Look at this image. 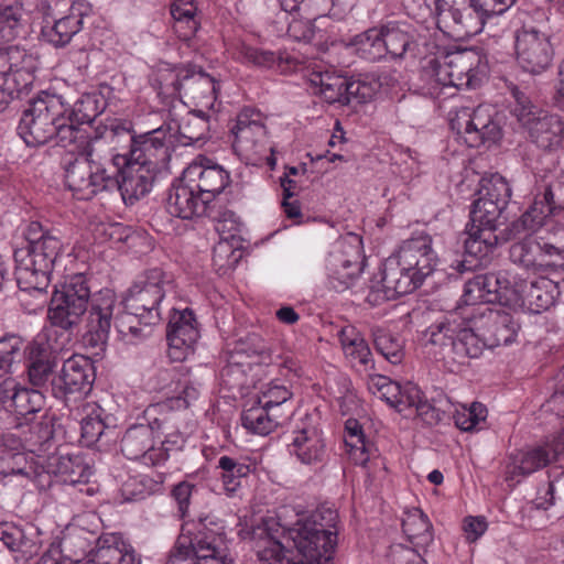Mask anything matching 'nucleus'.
I'll return each mask as SVG.
<instances>
[{"label": "nucleus", "mask_w": 564, "mask_h": 564, "mask_svg": "<svg viewBox=\"0 0 564 564\" xmlns=\"http://www.w3.org/2000/svg\"><path fill=\"white\" fill-rule=\"evenodd\" d=\"M83 26V20L79 15H67L58 19L55 23L44 31L48 42L55 46L68 44L72 37L77 34Z\"/></svg>", "instance_id": "nucleus-55"}, {"label": "nucleus", "mask_w": 564, "mask_h": 564, "mask_svg": "<svg viewBox=\"0 0 564 564\" xmlns=\"http://www.w3.org/2000/svg\"><path fill=\"white\" fill-rule=\"evenodd\" d=\"M468 237L465 240V253L468 257L475 258L479 261V265H487L500 242H507L510 239H505L509 234V226L499 234L488 229L474 228L468 226Z\"/></svg>", "instance_id": "nucleus-34"}, {"label": "nucleus", "mask_w": 564, "mask_h": 564, "mask_svg": "<svg viewBox=\"0 0 564 564\" xmlns=\"http://www.w3.org/2000/svg\"><path fill=\"white\" fill-rule=\"evenodd\" d=\"M54 466V473L66 485L87 484L93 475L91 468L79 455H61L55 458Z\"/></svg>", "instance_id": "nucleus-44"}, {"label": "nucleus", "mask_w": 564, "mask_h": 564, "mask_svg": "<svg viewBox=\"0 0 564 564\" xmlns=\"http://www.w3.org/2000/svg\"><path fill=\"white\" fill-rule=\"evenodd\" d=\"M35 69V58L25 48L13 45L0 51V112L13 98L29 91Z\"/></svg>", "instance_id": "nucleus-11"}, {"label": "nucleus", "mask_w": 564, "mask_h": 564, "mask_svg": "<svg viewBox=\"0 0 564 564\" xmlns=\"http://www.w3.org/2000/svg\"><path fill=\"white\" fill-rule=\"evenodd\" d=\"M0 541L15 553L17 561H28L39 552L37 530L32 524L0 523Z\"/></svg>", "instance_id": "nucleus-31"}, {"label": "nucleus", "mask_w": 564, "mask_h": 564, "mask_svg": "<svg viewBox=\"0 0 564 564\" xmlns=\"http://www.w3.org/2000/svg\"><path fill=\"white\" fill-rule=\"evenodd\" d=\"M452 130L470 148L497 144L503 135L501 121L495 107L481 104L476 108L463 107L451 120Z\"/></svg>", "instance_id": "nucleus-10"}, {"label": "nucleus", "mask_w": 564, "mask_h": 564, "mask_svg": "<svg viewBox=\"0 0 564 564\" xmlns=\"http://www.w3.org/2000/svg\"><path fill=\"white\" fill-rule=\"evenodd\" d=\"M423 336L427 344L438 348L435 355L456 365H465L469 359L480 357L485 348H488L480 332L456 314L435 322L425 329Z\"/></svg>", "instance_id": "nucleus-6"}, {"label": "nucleus", "mask_w": 564, "mask_h": 564, "mask_svg": "<svg viewBox=\"0 0 564 564\" xmlns=\"http://www.w3.org/2000/svg\"><path fill=\"white\" fill-rule=\"evenodd\" d=\"M541 252V241L529 236L510 247V260L527 270L545 272L551 262L542 259Z\"/></svg>", "instance_id": "nucleus-39"}, {"label": "nucleus", "mask_w": 564, "mask_h": 564, "mask_svg": "<svg viewBox=\"0 0 564 564\" xmlns=\"http://www.w3.org/2000/svg\"><path fill=\"white\" fill-rule=\"evenodd\" d=\"M66 117L79 126L90 124L104 110L106 104L100 93H83L72 102L65 99Z\"/></svg>", "instance_id": "nucleus-37"}, {"label": "nucleus", "mask_w": 564, "mask_h": 564, "mask_svg": "<svg viewBox=\"0 0 564 564\" xmlns=\"http://www.w3.org/2000/svg\"><path fill=\"white\" fill-rule=\"evenodd\" d=\"M22 8L8 6L0 9V33L6 41H11L18 35L21 26Z\"/></svg>", "instance_id": "nucleus-64"}, {"label": "nucleus", "mask_w": 564, "mask_h": 564, "mask_svg": "<svg viewBox=\"0 0 564 564\" xmlns=\"http://www.w3.org/2000/svg\"><path fill=\"white\" fill-rule=\"evenodd\" d=\"M344 106L351 104H366L378 93V85L371 82L370 76L365 78H347L344 87Z\"/></svg>", "instance_id": "nucleus-59"}, {"label": "nucleus", "mask_w": 564, "mask_h": 564, "mask_svg": "<svg viewBox=\"0 0 564 564\" xmlns=\"http://www.w3.org/2000/svg\"><path fill=\"white\" fill-rule=\"evenodd\" d=\"M186 180L205 199L212 203L230 182L229 173L206 158L192 162L183 172Z\"/></svg>", "instance_id": "nucleus-25"}, {"label": "nucleus", "mask_w": 564, "mask_h": 564, "mask_svg": "<svg viewBox=\"0 0 564 564\" xmlns=\"http://www.w3.org/2000/svg\"><path fill=\"white\" fill-rule=\"evenodd\" d=\"M229 542L221 523L208 518L200 519L178 536L165 564H232Z\"/></svg>", "instance_id": "nucleus-5"}, {"label": "nucleus", "mask_w": 564, "mask_h": 564, "mask_svg": "<svg viewBox=\"0 0 564 564\" xmlns=\"http://www.w3.org/2000/svg\"><path fill=\"white\" fill-rule=\"evenodd\" d=\"M107 419L108 415L101 406L87 405L86 415L82 419V442L86 446L97 444L102 436L111 432Z\"/></svg>", "instance_id": "nucleus-46"}, {"label": "nucleus", "mask_w": 564, "mask_h": 564, "mask_svg": "<svg viewBox=\"0 0 564 564\" xmlns=\"http://www.w3.org/2000/svg\"><path fill=\"white\" fill-rule=\"evenodd\" d=\"M561 455H564V430L544 445L522 453L513 466L512 474L530 475L556 460Z\"/></svg>", "instance_id": "nucleus-33"}, {"label": "nucleus", "mask_w": 564, "mask_h": 564, "mask_svg": "<svg viewBox=\"0 0 564 564\" xmlns=\"http://www.w3.org/2000/svg\"><path fill=\"white\" fill-rule=\"evenodd\" d=\"M325 441L323 432L314 424L303 423L302 427L293 431L289 452L304 465H315L325 456Z\"/></svg>", "instance_id": "nucleus-29"}, {"label": "nucleus", "mask_w": 564, "mask_h": 564, "mask_svg": "<svg viewBox=\"0 0 564 564\" xmlns=\"http://www.w3.org/2000/svg\"><path fill=\"white\" fill-rule=\"evenodd\" d=\"M162 409L160 405H149L144 410L147 424H134L130 426L121 438V452L131 460H142L145 465H160L166 460L164 449L154 445L155 429H167V417H158L156 413Z\"/></svg>", "instance_id": "nucleus-13"}, {"label": "nucleus", "mask_w": 564, "mask_h": 564, "mask_svg": "<svg viewBox=\"0 0 564 564\" xmlns=\"http://www.w3.org/2000/svg\"><path fill=\"white\" fill-rule=\"evenodd\" d=\"M23 339L17 335L0 338V378L13 372V367L22 360Z\"/></svg>", "instance_id": "nucleus-57"}, {"label": "nucleus", "mask_w": 564, "mask_h": 564, "mask_svg": "<svg viewBox=\"0 0 564 564\" xmlns=\"http://www.w3.org/2000/svg\"><path fill=\"white\" fill-rule=\"evenodd\" d=\"M120 132H128V130L116 120L110 124H98L91 134L86 132L85 144L82 145V149L88 156L104 158L101 155L104 148L113 142Z\"/></svg>", "instance_id": "nucleus-48"}, {"label": "nucleus", "mask_w": 564, "mask_h": 564, "mask_svg": "<svg viewBox=\"0 0 564 564\" xmlns=\"http://www.w3.org/2000/svg\"><path fill=\"white\" fill-rule=\"evenodd\" d=\"M26 245L14 251L15 279L20 289V300L34 294L33 311L43 308L46 291L51 283L54 265L62 257L65 246L54 229H45L39 221H31L25 230Z\"/></svg>", "instance_id": "nucleus-3"}, {"label": "nucleus", "mask_w": 564, "mask_h": 564, "mask_svg": "<svg viewBox=\"0 0 564 564\" xmlns=\"http://www.w3.org/2000/svg\"><path fill=\"white\" fill-rule=\"evenodd\" d=\"M372 335L376 350L392 365L401 364L404 357L401 338L382 328L373 329Z\"/></svg>", "instance_id": "nucleus-56"}, {"label": "nucleus", "mask_w": 564, "mask_h": 564, "mask_svg": "<svg viewBox=\"0 0 564 564\" xmlns=\"http://www.w3.org/2000/svg\"><path fill=\"white\" fill-rule=\"evenodd\" d=\"M471 322L490 349L513 343L520 328L510 313L491 307L482 308Z\"/></svg>", "instance_id": "nucleus-22"}, {"label": "nucleus", "mask_w": 564, "mask_h": 564, "mask_svg": "<svg viewBox=\"0 0 564 564\" xmlns=\"http://www.w3.org/2000/svg\"><path fill=\"white\" fill-rule=\"evenodd\" d=\"M424 3L435 18L438 29L451 35L474 36L490 23L468 0L453 1L451 4L444 0H424Z\"/></svg>", "instance_id": "nucleus-16"}, {"label": "nucleus", "mask_w": 564, "mask_h": 564, "mask_svg": "<svg viewBox=\"0 0 564 564\" xmlns=\"http://www.w3.org/2000/svg\"><path fill=\"white\" fill-rule=\"evenodd\" d=\"M126 341L140 339L147 336L140 327L143 323L139 316L130 311H121L115 292L102 289L94 295L91 306L86 317V333L84 343L86 346L104 350L109 339L111 325Z\"/></svg>", "instance_id": "nucleus-4"}, {"label": "nucleus", "mask_w": 564, "mask_h": 564, "mask_svg": "<svg viewBox=\"0 0 564 564\" xmlns=\"http://www.w3.org/2000/svg\"><path fill=\"white\" fill-rule=\"evenodd\" d=\"M517 120L538 148L554 151L562 145L564 121L560 116L551 115L540 108L532 112L528 108H519Z\"/></svg>", "instance_id": "nucleus-19"}, {"label": "nucleus", "mask_w": 564, "mask_h": 564, "mask_svg": "<svg viewBox=\"0 0 564 564\" xmlns=\"http://www.w3.org/2000/svg\"><path fill=\"white\" fill-rule=\"evenodd\" d=\"M402 530L408 540L420 549H425L434 540L433 528L427 516L417 508L404 512Z\"/></svg>", "instance_id": "nucleus-40"}, {"label": "nucleus", "mask_w": 564, "mask_h": 564, "mask_svg": "<svg viewBox=\"0 0 564 564\" xmlns=\"http://www.w3.org/2000/svg\"><path fill=\"white\" fill-rule=\"evenodd\" d=\"M230 131L234 135L232 149L246 164L258 166L264 161L271 166L275 164V160L268 156L272 147L268 142L267 128L260 111L242 109Z\"/></svg>", "instance_id": "nucleus-9"}, {"label": "nucleus", "mask_w": 564, "mask_h": 564, "mask_svg": "<svg viewBox=\"0 0 564 564\" xmlns=\"http://www.w3.org/2000/svg\"><path fill=\"white\" fill-rule=\"evenodd\" d=\"M337 337L345 357L365 371L375 370L372 354L362 334L352 325L341 327Z\"/></svg>", "instance_id": "nucleus-35"}, {"label": "nucleus", "mask_w": 564, "mask_h": 564, "mask_svg": "<svg viewBox=\"0 0 564 564\" xmlns=\"http://www.w3.org/2000/svg\"><path fill=\"white\" fill-rule=\"evenodd\" d=\"M292 393L284 386L270 383L264 390L261 391V395L258 398V402L276 413H285L283 404L290 400Z\"/></svg>", "instance_id": "nucleus-63"}, {"label": "nucleus", "mask_w": 564, "mask_h": 564, "mask_svg": "<svg viewBox=\"0 0 564 564\" xmlns=\"http://www.w3.org/2000/svg\"><path fill=\"white\" fill-rule=\"evenodd\" d=\"M199 337L196 319L191 310H173L166 329L169 356L174 361H181L193 350Z\"/></svg>", "instance_id": "nucleus-24"}, {"label": "nucleus", "mask_w": 564, "mask_h": 564, "mask_svg": "<svg viewBox=\"0 0 564 564\" xmlns=\"http://www.w3.org/2000/svg\"><path fill=\"white\" fill-rule=\"evenodd\" d=\"M55 127L53 140H55L56 145L68 149L69 152L82 154V145L85 144L86 131L76 122H69L66 115H63L62 120L56 121Z\"/></svg>", "instance_id": "nucleus-53"}, {"label": "nucleus", "mask_w": 564, "mask_h": 564, "mask_svg": "<svg viewBox=\"0 0 564 564\" xmlns=\"http://www.w3.org/2000/svg\"><path fill=\"white\" fill-rule=\"evenodd\" d=\"M96 373L93 361L83 355H74L64 361L51 381L54 398L64 402L77 399L90 391Z\"/></svg>", "instance_id": "nucleus-18"}, {"label": "nucleus", "mask_w": 564, "mask_h": 564, "mask_svg": "<svg viewBox=\"0 0 564 564\" xmlns=\"http://www.w3.org/2000/svg\"><path fill=\"white\" fill-rule=\"evenodd\" d=\"M86 312L89 313L88 307L57 293H53L48 307V319L53 326L73 333L78 327Z\"/></svg>", "instance_id": "nucleus-36"}, {"label": "nucleus", "mask_w": 564, "mask_h": 564, "mask_svg": "<svg viewBox=\"0 0 564 564\" xmlns=\"http://www.w3.org/2000/svg\"><path fill=\"white\" fill-rule=\"evenodd\" d=\"M217 468L220 469L219 477L228 496H232L237 492L241 487L242 480L247 478L252 470L250 464L227 455L219 457Z\"/></svg>", "instance_id": "nucleus-45"}, {"label": "nucleus", "mask_w": 564, "mask_h": 564, "mask_svg": "<svg viewBox=\"0 0 564 564\" xmlns=\"http://www.w3.org/2000/svg\"><path fill=\"white\" fill-rule=\"evenodd\" d=\"M173 93L197 106L210 108L216 100L219 85L208 74L192 69H181L172 82Z\"/></svg>", "instance_id": "nucleus-26"}, {"label": "nucleus", "mask_w": 564, "mask_h": 564, "mask_svg": "<svg viewBox=\"0 0 564 564\" xmlns=\"http://www.w3.org/2000/svg\"><path fill=\"white\" fill-rule=\"evenodd\" d=\"M368 390L393 406L395 398L400 394V384L386 376L372 373L368 376Z\"/></svg>", "instance_id": "nucleus-62"}, {"label": "nucleus", "mask_w": 564, "mask_h": 564, "mask_svg": "<svg viewBox=\"0 0 564 564\" xmlns=\"http://www.w3.org/2000/svg\"><path fill=\"white\" fill-rule=\"evenodd\" d=\"M156 174L140 163L127 160L121 170L111 166V178L116 182L112 189L119 191L126 205H133L150 193Z\"/></svg>", "instance_id": "nucleus-23"}, {"label": "nucleus", "mask_w": 564, "mask_h": 564, "mask_svg": "<svg viewBox=\"0 0 564 564\" xmlns=\"http://www.w3.org/2000/svg\"><path fill=\"white\" fill-rule=\"evenodd\" d=\"M62 95L41 91L29 102L18 124V134L28 147H41L53 140L57 120L66 115Z\"/></svg>", "instance_id": "nucleus-7"}, {"label": "nucleus", "mask_w": 564, "mask_h": 564, "mask_svg": "<svg viewBox=\"0 0 564 564\" xmlns=\"http://www.w3.org/2000/svg\"><path fill=\"white\" fill-rule=\"evenodd\" d=\"M436 262L432 237L424 231L414 232L384 260L381 280L370 286L367 301L380 305L412 293L434 272Z\"/></svg>", "instance_id": "nucleus-2"}, {"label": "nucleus", "mask_w": 564, "mask_h": 564, "mask_svg": "<svg viewBox=\"0 0 564 564\" xmlns=\"http://www.w3.org/2000/svg\"><path fill=\"white\" fill-rule=\"evenodd\" d=\"M210 203L194 188L184 175L170 191L166 209L170 215L181 219H194L202 216H210Z\"/></svg>", "instance_id": "nucleus-28"}, {"label": "nucleus", "mask_w": 564, "mask_h": 564, "mask_svg": "<svg viewBox=\"0 0 564 564\" xmlns=\"http://www.w3.org/2000/svg\"><path fill=\"white\" fill-rule=\"evenodd\" d=\"M0 403L29 422L43 409L45 398L39 390L26 388L13 378H7L0 382Z\"/></svg>", "instance_id": "nucleus-27"}, {"label": "nucleus", "mask_w": 564, "mask_h": 564, "mask_svg": "<svg viewBox=\"0 0 564 564\" xmlns=\"http://www.w3.org/2000/svg\"><path fill=\"white\" fill-rule=\"evenodd\" d=\"M354 45L360 57L376 62L387 55L381 25L371 28L354 37Z\"/></svg>", "instance_id": "nucleus-52"}, {"label": "nucleus", "mask_w": 564, "mask_h": 564, "mask_svg": "<svg viewBox=\"0 0 564 564\" xmlns=\"http://www.w3.org/2000/svg\"><path fill=\"white\" fill-rule=\"evenodd\" d=\"M359 242L338 241L328 253L326 269L330 286L343 292L354 285L362 270Z\"/></svg>", "instance_id": "nucleus-21"}, {"label": "nucleus", "mask_w": 564, "mask_h": 564, "mask_svg": "<svg viewBox=\"0 0 564 564\" xmlns=\"http://www.w3.org/2000/svg\"><path fill=\"white\" fill-rule=\"evenodd\" d=\"M505 208L506 206H500L497 203L478 196L473 204L469 226L497 232L499 226L502 224L501 219Z\"/></svg>", "instance_id": "nucleus-47"}, {"label": "nucleus", "mask_w": 564, "mask_h": 564, "mask_svg": "<svg viewBox=\"0 0 564 564\" xmlns=\"http://www.w3.org/2000/svg\"><path fill=\"white\" fill-rule=\"evenodd\" d=\"M488 74L485 56L475 48H465L449 53L435 68L438 83L458 89L476 88Z\"/></svg>", "instance_id": "nucleus-15"}, {"label": "nucleus", "mask_w": 564, "mask_h": 564, "mask_svg": "<svg viewBox=\"0 0 564 564\" xmlns=\"http://www.w3.org/2000/svg\"><path fill=\"white\" fill-rule=\"evenodd\" d=\"M517 61L530 74H541L553 59V48L549 36L533 26H523L516 32Z\"/></svg>", "instance_id": "nucleus-20"}, {"label": "nucleus", "mask_w": 564, "mask_h": 564, "mask_svg": "<svg viewBox=\"0 0 564 564\" xmlns=\"http://www.w3.org/2000/svg\"><path fill=\"white\" fill-rule=\"evenodd\" d=\"M171 289L172 280L162 269L147 270L128 289L123 308L139 316L145 327L156 325L162 319L161 303Z\"/></svg>", "instance_id": "nucleus-8"}, {"label": "nucleus", "mask_w": 564, "mask_h": 564, "mask_svg": "<svg viewBox=\"0 0 564 564\" xmlns=\"http://www.w3.org/2000/svg\"><path fill=\"white\" fill-rule=\"evenodd\" d=\"M108 158L88 156L83 151L65 170V182L77 199L88 200L102 191H112L116 182L107 167Z\"/></svg>", "instance_id": "nucleus-14"}, {"label": "nucleus", "mask_w": 564, "mask_h": 564, "mask_svg": "<svg viewBox=\"0 0 564 564\" xmlns=\"http://www.w3.org/2000/svg\"><path fill=\"white\" fill-rule=\"evenodd\" d=\"M288 417V413L273 412L257 402V404L243 410L241 423L245 429L253 434L268 435Z\"/></svg>", "instance_id": "nucleus-38"}, {"label": "nucleus", "mask_w": 564, "mask_h": 564, "mask_svg": "<svg viewBox=\"0 0 564 564\" xmlns=\"http://www.w3.org/2000/svg\"><path fill=\"white\" fill-rule=\"evenodd\" d=\"M478 196L507 207L511 197V187L502 175L490 174L481 178Z\"/></svg>", "instance_id": "nucleus-54"}, {"label": "nucleus", "mask_w": 564, "mask_h": 564, "mask_svg": "<svg viewBox=\"0 0 564 564\" xmlns=\"http://www.w3.org/2000/svg\"><path fill=\"white\" fill-rule=\"evenodd\" d=\"M154 405H160L162 409L156 413L158 417H167V429H155L154 435H163L164 440L161 441V445L158 447L160 449H164L166 453V459L170 456V452L175 449H181L185 440L183 434L178 431L177 426V414L171 411V408L167 403H155Z\"/></svg>", "instance_id": "nucleus-51"}, {"label": "nucleus", "mask_w": 564, "mask_h": 564, "mask_svg": "<svg viewBox=\"0 0 564 564\" xmlns=\"http://www.w3.org/2000/svg\"><path fill=\"white\" fill-rule=\"evenodd\" d=\"M563 209L564 182L546 176L529 209L509 225V234L505 239H516L522 235L536 231L549 217Z\"/></svg>", "instance_id": "nucleus-12"}, {"label": "nucleus", "mask_w": 564, "mask_h": 564, "mask_svg": "<svg viewBox=\"0 0 564 564\" xmlns=\"http://www.w3.org/2000/svg\"><path fill=\"white\" fill-rule=\"evenodd\" d=\"M85 564H141V558L120 533H105L97 541L95 557Z\"/></svg>", "instance_id": "nucleus-32"}, {"label": "nucleus", "mask_w": 564, "mask_h": 564, "mask_svg": "<svg viewBox=\"0 0 564 564\" xmlns=\"http://www.w3.org/2000/svg\"><path fill=\"white\" fill-rule=\"evenodd\" d=\"M488 411L480 402H473L469 406L462 405L454 413L455 425L464 432L478 430L480 423L486 421Z\"/></svg>", "instance_id": "nucleus-60"}, {"label": "nucleus", "mask_w": 564, "mask_h": 564, "mask_svg": "<svg viewBox=\"0 0 564 564\" xmlns=\"http://www.w3.org/2000/svg\"><path fill=\"white\" fill-rule=\"evenodd\" d=\"M55 367L51 352L45 345L33 343L30 346L26 375L33 387L44 386Z\"/></svg>", "instance_id": "nucleus-41"}, {"label": "nucleus", "mask_w": 564, "mask_h": 564, "mask_svg": "<svg viewBox=\"0 0 564 564\" xmlns=\"http://www.w3.org/2000/svg\"><path fill=\"white\" fill-rule=\"evenodd\" d=\"M185 145L196 144L209 137V117L203 110H189L178 123H172Z\"/></svg>", "instance_id": "nucleus-42"}, {"label": "nucleus", "mask_w": 564, "mask_h": 564, "mask_svg": "<svg viewBox=\"0 0 564 564\" xmlns=\"http://www.w3.org/2000/svg\"><path fill=\"white\" fill-rule=\"evenodd\" d=\"M54 293H57L68 300L78 302V304H82L86 307L91 306V300L96 294H91L88 279L83 273L70 275L62 285V288L59 290L56 289Z\"/></svg>", "instance_id": "nucleus-58"}, {"label": "nucleus", "mask_w": 564, "mask_h": 564, "mask_svg": "<svg viewBox=\"0 0 564 564\" xmlns=\"http://www.w3.org/2000/svg\"><path fill=\"white\" fill-rule=\"evenodd\" d=\"M553 286L550 280L533 281L523 290L524 297L535 312L547 310L554 303V296L549 288Z\"/></svg>", "instance_id": "nucleus-61"}, {"label": "nucleus", "mask_w": 564, "mask_h": 564, "mask_svg": "<svg viewBox=\"0 0 564 564\" xmlns=\"http://www.w3.org/2000/svg\"><path fill=\"white\" fill-rule=\"evenodd\" d=\"M238 58L245 64L262 68H276L280 72L284 70L283 64L289 63V56H284L280 52L261 50L246 44L239 46Z\"/></svg>", "instance_id": "nucleus-49"}, {"label": "nucleus", "mask_w": 564, "mask_h": 564, "mask_svg": "<svg viewBox=\"0 0 564 564\" xmlns=\"http://www.w3.org/2000/svg\"><path fill=\"white\" fill-rule=\"evenodd\" d=\"M338 513L330 508L314 511L293 536L299 560L286 556L280 540L283 530L274 531L265 523L256 541L260 564H330L337 544Z\"/></svg>", "instance_id": "nucleus-1"}, {"label": "nucleus", "mask_w": 564, "mask_h": 564, "mask_svg": "<svg viewBox=\"0 0 564 564\" xmlns=\"http://www.w3.org/2000/svg\"><path fill=\"white\" fill-rule=\"evenodd\" d=\"M197 7L194 0H175L171 4V14L174 19V31L183 41L191 40L199 28L196 19Z\"/></svg>", "instance_id": "nucleus-43"}, {"label": "nucleus", "mask_w": 564, "mask_h": 564, "mask_svg": "<svg viewBox=\"0 0 564 564\" xmlns=\"http://www.w3.org/2000/svg\"><path fill=\"white\" fill-rule=\"evenodd\" d=\"M311 82L319 87V94L327 102H338L344 106V87L347 85V77L325 70L313 73Z\"/></svg>", "instance_id": "nucleus-50"}, {"label": "nucleus", "mask_w": 564, "mask_h": 564, "mask_svg": "<svg viewBox=\"0 0 564 564\" xmlns=\"http://www.w3.org/2000/svg\"><path fill=\"white\" fill-rule=\"evenodd\" d=\"M387 54L393 59H403L417 54L415 28L406 21H388L381 25Z\"/></svg>", "instance_id": "nucleus-30"}, {"label": "nucleus", "mask_w": 564, "mask_h": 564, "mask_svg": "<svg viewBox=\"0 0 564 564\" xmlns=\"http://www.w3.org/2000/svg\"><path fill=\"white\" fill-rule=\"evenodd\" d=\"M173 130L172 122H169L145 133L131 135L128 160L159 173L170 162Z\"/></svg>", "instance_id": "nucleus-17"}]
</instances>
